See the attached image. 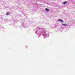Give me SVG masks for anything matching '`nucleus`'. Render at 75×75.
Segmentation results:
<instances>
[{
	"mask_svg": "<svg viewBox=\"0 0 75 75\" xmlns=\"http://www.w3.org/2000/svg\"><path fill=\"white\" fill-rule=\"evenodd\" d=\"M58 21H60L61 23H64V21L61 19L58 20Z\"/></svg>",
	"mask_w": 75,
	"mask_h": 75,
	"instance_id": "obj_1",
	"label": "nucleus"
},
{
	"mask_svg": "<svg viewBox=\"0 0 75 75\" xmlns=\"http://www.w3.org/2000/svg\"><path fill=\"white\" fill-rule=\"evenodd\" d=\"M45 10L46 11H47V12L49 11V9H48L47 8H45Z\"/></svg>",
	"mask_w": 75,
	"mask_h": 75,
	"instance_id": "obj_2",
	"label": "nucleus"
},
{
	"mask_svg": "<svg viewBox=\"0 0 75 75\" xmlns=\"http://www.w3.org/2000/svg\"><path fill=\"white\" fill-rule=\"evenodd\" d=\"M10 13V12H8L6 14V16H8V15H9Z\"/></svg>",
	"mask_w": 75,
	"mask_h": 75,
	"instance_id": "obj_3",
	"label": "nucleus"
},
{
	"mask_svg": "<svg viewBox=\"0 0 75 75\" xmlns=\"http://www.w3.org/2000/svg\"><path fill=\"white\" fill-rule=\"evenodd\" d=\"M62 25H64V26H67V24H64V23L62 24Z\"/></svg>",
	"mask_w": 75,
	"mask_h": 75,
	"instance_id": "obj_4",
	"label": "nucleus"
},
{
	"mask_svg": "<svg viewBox=\"0 0 75 75\" xmlns=\"http://www.w3.org/2000/svg\"><path fill=\"white\" fill-rule=\"evenodd\" d=\"M67 3V1H65L63 2V4H66Z\"/></svg>",
	"mask_w": 75,
	"mask_h": 75,
	"instance_id": "obj_5",
	"label": "nucleus"
}]
</instances>
